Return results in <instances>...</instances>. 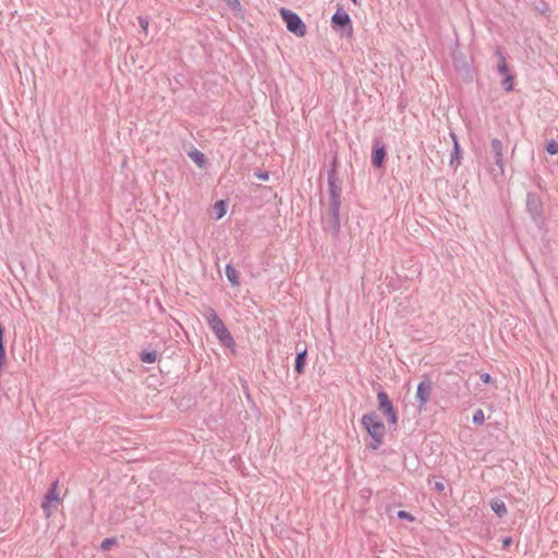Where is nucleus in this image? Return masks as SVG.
Returning <instances> with one entry per match:
<instances>
[{"instance_id":"26","label":"nucleus","mask_w":558,"mask_h":558,"mask_svg":"<svg viewBox=\"0 0 558 558\" xmlns=\"http://www.w3.org/2000/svg\"><path fill=\"white\" fill-rule=\"evenodd\" d=\"M397 517L399 519H405L408 521H414L415 520L414 515L411 514L410 512L405 511V510H399L397 512Z\"/></svg>"},{"instance_id":"10","label":"nucleus","mask_w":558,"mask_h":558,"mask_svg":"<svg viewBox=\"0 0 558 558\" xmlns=\"http://www.w3.org/2000/svg\"><path fill=\"white\" fill-rule=\"evenodd\" d=\"M526 208L535 222H538L542 216V205L535 194L529 193L526 196Z\"/></svg>"},{"instance_id":"29","label":"nucleus","mask_w":558,"mask_h":558,"mask_svg":"<svg viewBox=\"0 0 558 558\" xmlns=\"http://www.w3.org/2000/svg\"><path fill=\"white\" fill-rule=\"evenodd\" d=\"M337 168H338V157L335 155L331 158L330 168L328 171H333L335 174H338Z\"/></svg>"},{"instance_id":"20","label":"nucleus","mask_w":558,"mask_h":558,"mask_svg":"<svg viewBox=\"0 0 558 558\" xmlns=\"http://www.w3.org/2000/svg\"><path fill=\"white\" fill-rule=\"evenodd\" d=\"M214 211L217 219L222 218L227 211V202L223 199L217 201L214 205Z\"/></svg>"},{"instance_id":"9","label":"nucleus","mask_w":558,"mask_h":558,"mask_svg":"<svg viewBox=\"0 0 558 558\" xmlns=\"http://www.w3.org/2000/svg\"><path fill=\"white\" fill-rule=\"evenodd\" d=\"M492 153L494 156V160L496 166L499 168L500 173L504 174L505 172V158H504V145L501 141L498 138L492 140Z\"/></svg>"},{"instance_id":"5","label":"nucleus","mask_w":558,"mask_h":558,"mask_svg":"<svg viewBox=\"0 0 558 558\" xmlns=\"http://www.w3.org/2000/svg\"><path fill=\"white\" fill-rule=\"evenodd\" d=\"M378 411L387 417L388 425L398 423V414L387 392L379 390L377 392Z\"/></svg>"},{"instance_id":"16","label":"nucleus","mask_w":558,"mask_h":558,"mask_svg":"<svg viewBox=\"0 0 558 558\" xmlns=\"http://www.w3.org/2000/svg\"><path fill=\"white\" fill-rule=\"evenodd\" d=\"M496 54H497V57L499 59V62H498V65H497L498 73L502 77L506 76L507 74H511L510 70L508 68L507 61H506V57L500 51H497Z\"/></svg>"},{"instance_id":"22","label":"nucleus","mask_w":558,"mask_h":558,"mask_svg":"<svg viewBox=\"0 0 558 558\" xmlns=\"http://www.w3.org/2000/svg\"><path fill=\"white\" fill-rule=\"evenodd\" d=\"M233 12L239 13L242 11V5L239 0H222Z\"/></svg>"},{"instance_id":"34","label":"nucleus","mask_w":558,"mask_h":558,"mask_svg":"<svg viewBox=\"0 0 558 558\" xmlns=\"http://www.w3.org/2000/svg\"><path fill=\"white\" fill-rule=\"evenodd\" d=\"M351 1H352L354 4H356V3H357V0H351Z\"/></svg>"},{"instance_id":"27","label":"nucleus","mask_w":558,"mask_h":558,"mask_svg":"<svg viewBox=\"0 0 558 558\" xmlns=\"http://www.w3.org/2000/svg\"><path fill=\"white\" fill-rule=\"evenodd\" d=\"M254 175L259 179V180H263V181H267L269 179V172L266 171V170H256L254 171Z\"/></svg>"},{"instance_id":"4","label":"nucleus","mask_w":558,"mask_h":558,"mask_svg":"<svg viewBox=\"0 0 558 558\" xmlns=\"http://www.w3.org/2000/svg\"><path fill=\"white\" fill-rule=\"evenodd\" d=\"M280 16L286 23L287 29L298 37H303L306 34V25L302 19L293 11L281 8L279 10Z\"/></svg>"},{"instance_id":"12","label":"nucleus","mask_w":558,"mask_h":558,"mask_svg":"<svg viewBox=\"0 0 558 558\" xmlns=\"http://www.w3.org/2000/svg\"><path fill=\"white\" fill-rule=\"evenodd\" d=\"M450 136L453 142V151L450 159V166L456 169L461 163L462 151L457 136L453 133H451Z\"/></svg>"},{"instance_id":"24","label":"nucleus","mask_w":558,"mask_h":558,"mask_svg":"<svg viewBox=\"0 0 558 558\" xmlns=\"http://www.w3.org/2000/svg\"><path fill=\"white\" fill-rule=\"evenodd\" d=\"M116 543H117V539L114 537L105 538L100 544V549L109 550Z\"/></svg>"},{"instance_id":"1","label":"nucleus","mask_w":558,"mask_h":558,"mask_svg":"<svg viewBox=\"0 0 558 558\" xmlns=\"http://www.w3.org/2000/svg\"><path fill=\"white\" fill-rule=\"evenodd\" d=\"M327 185L329 194L328 218L326 221L327 229L333 238L340 233V206H341V182L338 174L333 171L327 172Z\"/></svg>"},{"instance_id":"13","label":"nucleus","mask_w":558,"mask_h":558,"mask_svg":"<svg viewBox=\"0 0 558 558\" xmlns=\"http://www.w3.org/2000/svg\"><path fill=\"white\" fill-rule=\"evenodd\" d=\"M187 156L199 167V168H205L207 166V159L205 157V155L194 148L193 150L189 151L187 153Z\"/></svg>"},{"instance_id":"11","label":"nucleus","mask_w":558,"mask_h":558,"mask_svg":"<svg viewBox=\"0 0 558 558\" xmlns=\"http://www.w3.org/2000/svg\"><path fill=\"white\" fill-rule=\"evenodd\" d=\"M306 360H307V349H306V347H304L302 350L298 351L295 361H294V372L298 375H302L304 373Z\"/></svg>"},{"instance_id":"28","label":"nucleus","mask_w":558,"mask_h":558,"mask_svg":"<svg viewBox=\"0 0 558 558\" xmlns=\"http://www.w3.org/2000/svg\"><path fill=\"white\" fill-rule=\"evenodd\" d=\"M137 21H138V25L141 26V28L146 32L148 28V25H149L148 17L147 16H138Z\"/></svg>"},{"instance_id":"19","label":"nucleus","mask_w":558,"mask_h":558,"mask_svg":"<svg viewBox=\"0 0 558 558\" xmlns=\"http://www.w3.org/2000/svg\"><path fill=\"white\" fill-rule=\"evenodd\" d=\"M492 510L498 515L504 517L507 513V507L501 500H494L490 505Z\"/></svg>"},{"instance_id":"25","label":"nucleus","mask_w":558,"mask_h":558,"mask_svg":"<svg viewBox=\"0 0 558 558\" xmlns=\"http://www.w3.org/2000/svg\"><path fill=\"white\" fill-rule=\"evenodd\" d=\"M546 151L550 155H555L558 153V143L554 140L549 141L547 144H546Z\"/></svg>"},{"instance_id":"30","label":"nucleus","mask_w":558,"mask_h":558,"mask_svg":"<svg viewBox=\"0 0 558 558\" xmlns=\"http://www.w3.org/2000/svg\"><path fill=\"white\" fill-rule=\"evenodd\" d=\"M480 378L484 384H488L492 381V376L488 373L481 374Z\"/></svg>"},{"instance_id":"15","label":"nucleus","mask_w":558,"mask_h":558,"mask_svg":"<svg viewBox=\"0 0 558 558\" xmlns=\"http://www.w3.org/2000/svg\"><path fill=\"white\" fill-rule=\"evenodd\" d=\"M432 393V385L428 380H421V408L428 400Z\"/></svg>"},{"instance_id":"17","label":"nucleus","mask_w":558,"mask_h":558,"mask_svg":"<svg viewBox=\"0 0 558 558\" xmlns=\"http://www.w3.org/2000/svg\"><path fill=\"white\" fill-rule=\"evenodd\" d=\"M157 357H158V353L157 351L155 350H143L141 353H140V360L143 362V363H147V364H151V363H155L157 361Z\"/></svg>"},{"instance_id":"7","label":"nucleus","mask_w":558,"mask_h":558,"mask_svg":"<svg viewBox=\"0 0 558 558\" xmlns=\"http://www.w3.org/2000/svg\"><path fill=\"white\" fill-rule=\"evenodd\" d=\"M59 481L56 480L51 483L49 489L45 494L41 500V509L47 518L51 515V504H60L61 499L58 492Z\"/></svg>"},{"instance_id":"2","label":"nucleus","mask_w":558,"mask_h":558,"mask_svg":"<svg viewBox=\"0 0 558 558\" xmlns=\"http://www.w3.org/2000/svg\"><path fill=\"white\" fill-rule=\"evenodd\" d=\"M361 424L371 437L366 447L372 451H377L384 444L386 426L374 411L363 414Z\"/></svg>"},{"instance_id":"21","label":"nucleus","mask_w":558,"mask_h":558,"mask_svg":"<svg viewBox=\"0 0 558 558\" xmlns=\"http://www.w3.org/2000/svg\"><path fill=\"white\" fill-rule=\"evenodd\" d=\"M514 77L512 74H507L502 77L500 85L506 92H511L513 89Z\"/></svg>"},{"instance_id":"32","label":"nucleus","mask_w":558,"mask_h":558,"mask_svg":"<svg viewBox=\"0 0 558 558\" xmlns=\"http://www.w3.org/2000/svg\"><path fill=\"white\" fill-rule=\"evenodd\" d=\"M0 342H4V328L0 324Z\"/></svg>"},{"instance_id":"33","label":"nucleus","mask_w":558,"mask_h":558,"mask_svg":"<svg viewBox=\"0 0 558 558\" xmlns=\"http://www.w3.org/2000/svg\"><path fill=\"white\" fill-rule=\"evenodd\" d=\"M418 392H420V389L418 387L416 388V397H418Z\"/></svg>"},{"instance_id":"8","label":"nucleus","mask_w":558,"mask_h":558,"mask_svg":"<svg viewBox=\"0 0 558 558\" xmlns=\"http://www.w3.org/2000/svg\"><path fill=\"white\" fill-rule=\"evenodd\" d=\"M387 155L386 146L380 141L376 140L373 144L372 150V165L376 169H380L384 166L385 158Z\"/></svg>"},{"instance_id":"14","label":"nucleus","mask_w":558,"mask_h":558,"mask_svg":"<svg viewBox=\"0 0 558 558\" xmlns=\"http://www.w3.org/2000/svg\"><path fill=\"white\" fill-rule=\"evenodd\" d=\"M225 272H226V276H227L229 282L233 287H236L240 284L239 272L230 263L226 265Z\"/></svg>"},{"instance_id":"18","label":"nucleus","mask_w":558,"mask_h":558,"mask_svg":"<svg viewBox=\"0 0 558 558\" xmlns=\"http://www.w3.org/2000/svg\"><path fill=\"white\" fill-rule=\"evenodd\" d=\"M428 486L432 490H436L438 493L445 492V481L442 477L434 476L428 480Z\"/></svg>"},{"instance_id":"23","label":"nucleus","mask_w":558,"mask_h":558,"mask_svg":"<svg viewBox=\"0 0 558 558\" xmlns=\"http://www.w3.org/2000/svg\"><path fill=\"white\" fill-rule=\"evenodd\" d=\"M473 423L476 424V425H482L484 422H485V415H484V412L482 410H476L473 414V418H472Z\"/></svg>"},{"instance_id":"6","label":"nucleus","mask_w":558,"mask_h":558,"mask_svg":"<svg viewBox=\"0 0 558 558\" xmlns=\"http://www.w3.org/2000/svg\"><path fill=\"white\" fill-rule=\"evenodd\" d=\"M331 26L336 31H341L347 36H351L353 32L351 17L341 7L331 16Z\"/></svg>"},{"instance_id":"3","label":"nucleus","mask_w":558,"mask_h":558,"mask_svg":"<svg viewBox=\"0 0 558 558\" xmlns=\"http://www.w3.org/2000/svg\"><path fill=\"white\" fill-rule=\"evenodd\" d=\"M206 320L208 326L210 327L211 331L215 333L219 342L226 347V348H234L235 341L229 331V329L226 327L222 319L218 316L217 312L214 308H210Z\"/></svg>"},{"instance_id":"31","label":"nucleus","mask_w":558,"mask_h":558,"mask_svg":"<svg viewBox=\"0 0 558 558\" xmlns=\"http://www.w3.org/2000/svg\"><path fill=\"white\" fill-rule=\"evenodd\" d=\"M511 542H512L511 537L504 538V541H502L504 547L510 546Z\"/></svg>"}]
</instances>
